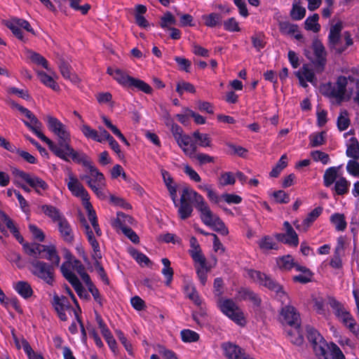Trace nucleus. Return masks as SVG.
<instances>
[{
  "mask_svg": "<svg viewBox=\"0 0 359 359\" xmlns=\"http://www.w3.org/2000/svg\"><path fill=\"white\" fill-rule=\"evenodd\" d=\"M191 203L200 212L201 219L204 224L222 236H226L229 233L224 223L211 211L204 198L189 187L183 188L180 197L178 215L182 219H186L191 215L193 212Z\"/></svg>",
  "mask_w": 359,
  "mask_h": 359,
  "instance_id": "1",
  "label": "nucleus"
},
{
  "mask_svg": "<svg viewBox=\"0 0 359 359\" xmlns=\"http://www.w3.org/2000/svg\"><path fill=\"white\" fill-rule=\"evenodd\" d=\"M47 122L48 128L57 137V142L55 143L50 140V143L48 141L46 142L50 150L57 157L65 161H69V158L72 160L82 152L74 150L70 146L71 137L66 126H65L57 118L47 116L45 118Z\"/></svg>",
  "mask_w": 359,
  "mask_h": 359,
  "instance_id": "2",
  "label": "nucleus"
},
{
  "mask_svg": "<svg viewBox=\"0 0 359 359\" xmlns=\"http://www.w3.org/2000/svg\"><path fill=\"white\" fill-rule=\"evenodd\" d=\"M73 161L88 168L90 174L81 175L80 179L86 181L88 187L99 198H104L106 197L104 194L106 181L104 175L93 165L88 156L83 152L74 158Z\"/></svg>",
  "mask_w": 359,
  "mask_h": 359,
  "instance_id": "3",
  "label": "nucleus"
},
{
  "mask_svg": "<svg viewBox=\"0 0 359 359\" xmlns=\"http://www.w3.org/2000/svg\"><path fill=\"white\" fill-rule=\"evenodd\" d=\"M353 80H350V82H348L346 77L341 76L334 83H327L321 85L320 90L323 95L334 99L338 104H340L341 102L349 99L350 96L347 93L346 87L353 84Z\"/></svg>",
  "mask_w": 359,
  "mask_h": 359,
  "instance_id": "4",
  "label": "nucleus"
},
{
  "mask_svg": "<svg viewBox=\"0 0 359 359\" xmlns=\"http://www.w3.org/2000/svg\"><path fill=\"white\" fill-rule=\"evenodd\" d=\"M342 23L339 22L331 26L328 36L329 48L336 53H341L353 43L349 32H344L341 34Z\"/></svg>",
  "mask_w": 359,
  "mask_h": 359,
  "instance_id": "5",
  "label": "nucleus"
},
{
  "mask_svg": "<svg viewBox=\"0 0 359 359\" xmlns=\"http://www.w3.org/2000/svg\"><path fill=\"white\" fill-rule=\"evenodd\" d=\"M280 320L283 324H286L292 328H294V332L297 337L292 339V343L297 346H301L304 342V337L301 332V320L299 313L292 306H285L282 308L280 311Z\"/></svg>",
  "mask_w": 359,
  "mask_h": 359,
  "instance_id": "6",
  "label": "nucleus"
},
{
  "mask_svg": "<svg viewBox=\"0 0 359 359\" xmlns=\"http://www.w3.org/2000/svg\"><path fill=\"white\" fill-rule=\"evenodd\" d=\"M30 271L32 275L43 280L49 285L55 283V267L48 263L39 259L29 261Z\"/></svg>",
  "mask_w": 359,
  "mask_h": 359,
  "instance_id": "7",
  "label": "nucleus"
},
{
  "mask_svg": "<svg viewBox=\"0 0 359 359\" xmlns=\"http://www.w3.org/2000/svg\"><path fill=\"white\" fill-rule=\"evenodd\" d=\"M218 305L222 313L235 323L239 325L244 323L243 313L233 300L229 299H220Z\"/></svg>",
  "mask_w": 359,
  "mask_h": 359,
  "instance_id": "8",
  "label": "nucleus"
},
{
  "mask_svg": "<svg viewBox=\"0 0 359 359\" xmlns=\"http://www.w3.org/2000/svg\"><path fill=\"white\" fill-rule=\"evenodd\" d=\"M328 303L334 309V314L342 320L352 332L356 334L355 320L344 306L334 298H329Z\"/></svg>",
  "mask_w": 359,
  "mask_h": 359,
  "instance_id": "9",
  "label": "nucleus"
},
{
  "mask_svg": "<svg viewBox=\"0 0 359 359\" xmlns=\"http://www.w3.org/2000/svg\"><path fill=\"white\" fill-rule=\"evenodd\" d=\"M307 338L311 343L316 355H324L327 344L320 334L313 327H306Z\"/></svg>",
  "mask_w": 359,
  "mask_h": 359,
  "instance_id": "10",
  "label": "nucleus"
},
{
  "mask_svg": "<svg viewBox=\"0 0 359 359\" xmlns=\"http://www.w3.org/2000/svg\"><path fill=\"white\" fill-rule=\"evenodd\" d=\"M248 275L255 282L267 287L270 290L278 292L280 290V285L265 273L259 271L250 270L248 271Z\"/></svg>",
  "mask_w": 359,
  "mask_h": 359,
  "instance_id": "11",
  "label": "nucleus"
},
{
  "mask_svg": "<svg viewBox=\"0 0 359 359\" xmlns=\"http://www.w3.org/2000/svg\"><path fill=\"white\" fill-rule=\"evenodd\" d=\"M63 276L69 281V283L74 288L75 291L81 298L88 299V294L82 286L77 276L71 271L66 268V263H63L60 267Z\"/></svg>",
  "mask_w": 359,
  "mask_h": 359,
  "instance_id": "12",
  "label": "nucleus"
},
{
  "mask_svg": "<svg viewBox=\"0 0 359 359\" xmlns=\"http://www.w3.org/2000/svg\"><path fill=\"white\" fill-rule=\"evenodd\" d=\"M67 175L68 182L67 184L72 194L76 197H80L84 202L89 201L88 193L79 180L70 170L68 171Z\"/></svg>",
  "mask_w": 359,
  "mask_h": 359,
  "instance_id": "13",
  "label": "nucleus"
},
{
  "mask_svg": "<svg viewBox=\"0 0 359 359\" xmlns=\"http://www.w3.org/2000/svg\"><path fill=\"white\" fill-rule=\"evenodd\" d=\"M312 48L315 54V67L317 72L320 73L324 70L326 63V52L323 43L318 39H315L312 43Z\"/></svg>",
  "mask_w": 359,
  "mask_h": 359,
  "instance_id": "14",
  "label": "nucleus"
},
{
  "mask_svg": "<svg viewBox=\"0 0 359 359\" xmlns=\"http://www.w3.org/2000/svg\"><path fill=\"white\" fill-rule=\"evenodd\" d=\"M52 304L56 311L60 319L62 321L67 320V316L65 311L70 308L68 299L65 296L59 297L57 294L53 296Z\"/></svg>",
  "mask_w": 359,
  "mask_h": 359,
  "instance_id": "15",
  "label": "nucleus"
},
{
  "mask_svg": "<svg viewBox=\"0 0 359 359\" xmlns=\"http://www.w3.org/2000/svg\"><path fill=\"white\" fill-rule=\"evenodd\" d=\"M323 208L317 207L309 212L301 224L298 221L294 222L295 228L299 231L306 232L313 222L321 215Z\"/></svg>",
  "mask_w": 359,
  "mask_h": 359,
  "instance_id": "16",
  "label": "nucleus"
},
{
  "mask_svg": "<svg viewBox=\"0 0 359 359\" xmlns=\"http://www.w3.org/2000/svg\"><path fill=\"white\" fill-rule=\"evenodd\" d=\"M176 141L187 156L189 158L194 157L197 151V146L190 136L184 134Z\"/></svg>",
  "mask_w": 359,
  "mask_h": 359,
  "instance_id": "17",
  "label": "nucleus"
},
{
  "mask_svg": "<svg viewBox=\"0 0 359 359\" xmlns=\"http://www.w3.org/2000/svg\"><path fill=\"white\" fill-rule=\"evenodd\" d=\"M107 73L123 86L130 87V83H132L133 77L128 76L121 69L108 67Z\"/></svg>",
  "mask_w": 359,
  "mask_h": 359,
  "instance_id": "18",
  "label": "nucleus"
},
{
  "mask_svg": "<svg viewBox=\"0 0 359 359\" xmlns=\"http://www.w3.org/2000/svg\"><path fill=\"white\" fill-rule=\"evenodd\" d=\"M23 249L26 254L32 256L34 259L41 258L42 254L44 251V245L39 243H25L22 244Z\"/></svg>",
  "mask_w": 359,
  "mask_h": 359,
  "instance_id": "19",
  "label": "nucleus"
},
{
  "mask_svg": "<svg viewBox=\"0 0 359 359\" xmlns=\"http://www.w3.org/2000/svg\"><path fill=\"white\" fill-rule=\"evenodd\" d=\"M163 182L169 191L170 196L175 203V206H177L176 202L177 198V186L175 184L172 177L170 176L168 172L165 170L161 171Z\"/></svg>",
  "mask_w": 359,
  "mask_h": 359,
  "instance_id": "20",
  "label": "nucleus"
},
{
  "mask_svg": "<svg viewBox=\"0 0 359 359\" xmlns=\"http://www.w3.org/2000/svg\"><path fill=\"white\" fill-rule=\"evenodd\" d=\"M25 125L28 127L40 140L42 141H48L51 144L50 140L45 136L41 131L42 123L39 119L34 116V118L30 121V122L24 121Z\"/></svg>",
  "mask_w": 359,
  "mask_h": 359,
  "instance_id": "21",
  "label": "nucleus"
},
{
  "mask_svg": "<svg viewBox=\"0 0 359 359\" xmlns=\"http://www.w3.org/2000/svg\"><path fill=\"white\" fill-rule=\"evenodd\" d=\"M57 225L60 235L63 240L67 243H72L74 240V236L70 224L67 220L64 218L63 219L60 220Z\"/></svg>",
  "mask_w": 359,
  "mask_h": 359,
  "instance_id": "22",
  "label": "nucleus"
},
{
  "mask_svg": "<svg viewBox=\"0 0 359 359\" xmlns=\"http://www.w3.org/2000/svg\"><path fill=\"white\" fill-rule=\"evenodd\" d=\"M44 251L43 253L45 255H42L41 258H45L51 262V265L54 266H58L60 258L57 252L55 247L53 245H44Z\"/></svg>",
  "mask_w": 359,
  "mask_h": 359,
  "instance_id": "23",
  "label": "nucleus"
},
{
  "mask_svg": "<svg viewBox=\"0 0 359 359\" xmlns=\"http://www.w3.org/2000/svg\"><path fill=\"white\" fill-rule=\"evenodd\" d=\"M350 185V182L344 177H339L335 182L332 190L334 192V195L344 196L348 193Z\"/></svg>",
  "mask_w": 359,
  "mask_h": 359,
  "instance_id": "24",
  "label": "nucleus"
},
{
  "mask_svg": "<svg viewBox=\"0 0 359 359\" xmlns=\"http://www.w3.org/2000/svg\"><path fill=\"white\" fill-rule=\"evenodd\" d=\"M339 168V166L330 167L325 170L323 175V184L326 187H330L338 180Z\"/></svg>",
  "mask_w": 359,
  "mask_h": 359,
  "instance_id": "25",
  "label": "nucleus"
},
{
  "mask_svg": "<svg viewBox=\"0 0 359 359\" xmlns=\"http://www.w3.org/2000/svg\"><path fill=\"white\" fill-rule=\"evenodd\" d=\"M84 206L88 212V217L89 221L90 222L95 233L97 236H100L102 235L101 229L97 223V216L95 210L93 208L91 203L89 201L84 202Z\"/></svg>",
  "mask_w": 359,
  "mask_h": 359,
  "instance_id": "26",
  "label": "nucleus"
},
{
  "mask_svg": "<svg viewBox=\"0 0 359 359\" xmlns=\"http://www.w3.org/2000/svg\"><path fill=\"white\" fill-rule=\"evenodd\" d=\"M59 69L61 74L65 79H68L73 83L79 82V79L78 76L72 72L70 65L63 59L60 60Z\"/></svg>",
  "mask_w": 359,
  "mask_h": 359,
  "instance_id": "27",
  "label": "nucleus"
},
{
  "mask_svg": "<svg viewBox=\"0 0 359 359\" xmlns=\"http://www.w3.org/2000/svg\"><path fill=\"white\" fill-rule=\"evenodd\" d=\"M26 182L39 194H41L40 189L42 190H46L48 187L47 183L44 180L34 175H30Z\"/></svg>",
  "mask_w": 359,
  "mask_h": 359,
  "instance_id": "28",
  "label": "nucleus"
},
{
  "mask_svg": "<svg viewBox=\"0 0 359 359\" xmlns=\"http://www.w3.org/2000/svg\"><path fill=\"white\" fill-rule=\"evenodd\" d=\"M14 287L16 292L25 299H27L33 294L32 288L27 281H18Z\"/></svg>",
  "mask_w": 359,
  "mask_h": 359,
  "instance_id": "29",
  "label": "nucleus"
},
{
  "mask_svg": "<svg viewBox=\"0 0 359 359\" xmlns=\"http://www.w3.org/2000/svg\"><path fill=\"white\" fill-rule=\"evenodd\" d=\"M41 209L47 216L50 217L54 222H57V224L65 218L59 210L52 205H43Z\"/></svg>",
  "mask_w": 359,
  "mask_h": 359,
  "instance_id": "30",
  "label": "nucleus"
},
{
  "mask_svg": "<svg viewBox=\"0 0 359 359\" xmlns=\"http://www.w3.org/2000/svg\"><path fill=\"white\" fill-rule=\"evenodd\" d=\"M134 219L132 217L123 212H118L117 217L114 222V226L123 231L124 227H128L127 224H133Z\"/></svg>",
  "mask_w": 359,
  "mask_h": 359,
  "instance_id": "31",
  "label": "nucleus"
},
{
  "mask_svg": "<svg viewBox=\"0 0 359 359\" xmlns=\"http://www.w3.org/2000/svg\"><path fill=\"white\" fill-rule=\"evenodd\" d=\"M192 135L196 140L195 143H197L198 146L202 147H210L212 146V139L208 134L195 131L193 133Z\"/></svg>",
  "mask_w": 359,
  "mask_h": 359,
  "instance_id": "32",
  "label": "nucleus"
},
{
  "mask_svg": "<svg viewBox=\"0 0 359 359\" xmlns=\"http://www.w3.org/2000/svg\"><path fill=\"white\" fill-rule=\"evenodd\" d=\"M346 153L348 157L354 160L359 158V143L355 137L350 139Z\"/></svg>",
  "mask_w": 359,
  "mask_h": 359,
  "instance_id": "33",
  "label": "nucleus"
},
{
  "mask_svg": "<svg viewBox=\"0 0 359 359\" xmlns=\"http://www.w3.org/2000/svg\"><path fill=\"white\" fill-rule=\"evenodd\" d=\"M38 76L40 81L46 86L50 88L55 91H58L60 90V86L58 84L54 81L53 77L48 75L44 72H38Z\"/></svg>",
  "mask_w": 359,
  "mask_h": 359,
  "instance_id": "34",
  "label": "nucleus"
},
{
  "mask_svg": "<svg viewBox=\"0 0 359 359\" xmlns=\"http://www.w3.org/2000/svg\"><path fill=\"white\" fill-rule=\"evenodd\" d=\"M330 221L337 231H344L346 228V222L343 214L334 213L331 215Z\"/></svg>",
  "mask_w": 359,
  "mask_h": 359,
  "instance_id": "35",
  "label": "nucleus"
},
{
  "mask_svg": "<svg viewBox=\"0 0 359 359\" xmlns=\"http://www.w3.org/2000/svg\"><path fill=\"white\" fill-rule=\"evenodd\" d=\"M0 221L4 222L13 236H18V229L14 222L3 211L0 210Z\"/></svg>",
  "mask_w": 359,
  "mask_h": 359,
  "instance_id": "36",
  "label": "nucleus"
},
{
  "mask_svg": "<svg viewBox=\"0 0 359 359\" xmlns=\"http://www.w3.org/2000/svg\"><path fill=\"white\" fill-rule=\"evenodd\" d=\"M71 264L72 265L73 269H74L80 275L84 283H86L90 280L89 275L86 272L85 266L79 260L74 259Z\"/></svg>",
  "mask_w": 359,
  "mask_h": 359,
  "instance_id": "37",
  "label": "nucleus"
},
{
  "mask_svg": "<svg viewBox=\"0 0 359 359\" xmlns=\"http://www.w3.org/2000/svg\"><path fill=\"white\" fill-rule=\"evenodd\" d=\"M277 264L280 269L287 271L293 268L295 263L290 255H286L278 259Z\"/></svg>",
  "mask_w": 359,
  "mask_h": 359,
  "instance_id": "38",
  "label": "nucleus"
},
{
  "mask_svg": "<svg viewBox=\"0 0 359 359\" xmlns=\"http://www.w3.org/2000/svg\"><path fill=\"white\" fill-rule=\"evenodd\" d=\"M161 262L164 266L162 269V273L167 279L166 285H169L172 280L173 270L170 267V262L168 259L163 258Z\"/></svg>",
  "mask_w": 359,
  "mask_h": 359,
  "instance_id": "39",
  "label": "nucleus"
},
{
  "mask_svg": "<svg viewBox=\"0 0 359 359\" xmlns=\"http://www.w3.org/2000/svg\"><path fill=\"white\" fill-rule=\"evenodd\" d=\"M319 16L318 14H313L309 17L305 21V28L308 30H312L318 32L320 30V25L318 23Z\"/></svg>",
  "mask_w": 359,
  "mask_h": 359,
  "instance_id": "40",
  "label": "nucleus"
},
{
  "mask_svg": "<svg viewBox=\"0 0 359 359\" xmlns=\"http://www.w3.org/2000/svg\"><path fill=\"white\" fill-rule=\"evenodd\" d=\"M80 129L86 137L92 139L97 142L101 141V140H100L98 137V132L96 130L90 128L88 125L83 123L81 126Z\"/></svg>",
  "mask_w": 359,
  "mask_h": 359,
  "instance_id": "41",
  "label": "nucleus"
},
{
  "mask_svg": "<svg viewBox=\"0 0 359 359\" xmlns=\"http://www.w3.org/2000/svg\"><path fill=\"white\" fill-rule=\"evenodd\" d=\"M297 72H301V74L304 76V79L306 80V81L310 82L314 86L317 84V79L315 76L313 70L309 69V67L306 65H304Z\"/></svg>",
  "mask_w": 359,
  "mask_h": 359,
  "instance_id": "42",
  "label": "nucleus"
},
{
  "mask_svg": "<svg viewBox=\"0 0 359 359\" xmlns=\"http://www.w3.org/2000/svg\"><path fill=\"white\" fill-rule=\"evenodd\" d=\"M350 124V120L348 117V112L346 110L341 111L337 118V127L340 131L345 130Z\"/></svg>",
  "mask_w": 359,
  "mask_h": 359,
  "instance_id": "43",
  "label": "nucleus"
},
{
  "mask_svg": "<svg viewBox=\"0 0 359 359\" xmlns=\"http://www.w3.org/2000/svg\"><path fill=\"white\" fill-rule=\"evenodd\" d=\"M325 132L313 133L309 136L310 146L316 147L323 145L325 143Z\"/></svg>",
  "mask_w": 359,
  "mask_h": 359,
  "instance_id": "44",
  "label": "nucleus"
},
{
  "mask_svg": "<svg viewBox=\"0 0 359 359\" xmlns=\"http://www.w3.org/2000/svg\"><path fill=\"white\" fill-rule=\"evenodd\" d=\"M259 245L262 250H277L278 244L270 236L264 237L259 242Z\"/></svg>",
  "mask_w": 359,
  "mask_h": 359,
  "instance_id": "45",
  "label": "nucleus"
},
{
  "mask_svg": "<svg viewBox=\"0 0 359 359\" xmlns=\"http://www.w3.org/2000/svg\"><path fill=\"white\" fill-rule=\"evenodd\" d=\"M130 87L137 88L147 94H150L152 92V88L149 84L142 80L135 78H133L132 83H130Z\"/></svg>",
  "mask_w": 359,
  "mask_h": 359,
  "instance_id": "46",
  "label": "nucleus"
},
{
  "mask_svg": "<svg viewBox=\"0 0 359 359\" xmlns=\"http://www.w3.org/2000/svg\"><path fill=\"white\" fill-rule=\"evenodd\" d=\"M185 290L188 297L194 302V303L200 306L201 304V300L194 286L188 285L185 287Z\"/></svg>",
  "mask_w": 359,
  "mask_h": 359,
  "instance_id": "47",
  "label": "nucleus"
},
{
  "mask_svg": "<svg viewBox=\"0 0 359 359\" xmlns=\"http://www.w3.org/2000/svg\"><path fill=\"white\" fill-rule=\"evenodd\" d=\"M181 337L184 342H194L199 339L198 334L190 330H183L181 331Z\"/></svg>",
  "mask_w": 359,
  "mask_h": 359,
  "instance_id": "48",
  "label": "nucleus"
},
{
  "mask_svg": "<svg viewBox=\"0 0 359 359\" xmlns=\"http://www.w3.org/2000/svg\"><path fill=\"white\" fill-rule=\"evenodd\" d=\"M222 21V16L219 13H212L205 17V24L208 27H215Z\"/></svg>",
  "mask_w": 359,
  "mask_h": 359,
  "instance_id": "49",
  "label": "nucleus"
},
{
  "mask_svg": "<svg viewBox=\"0 0 359 359\" xmlns=\"http://www.w3.org/2000/svg\"><path fill=\"white\" fill-rule=\"evenodd\" d=\"M30 60L34 63L41 65L43 67L48 70V64L46 59L39 53L35 52H29V55Z\"/></svg>",
  "mask_w": 359,
  "mask_h": 359,
  "instance_id": "50",
  "label": "nucleus"
},
{
  "mask_svg": "<svg viewBox=\"0 0 359 359\" xmlns=\"http://www.w3.org/2000/svg\"><path fill=\"white\" fill-rule=\"evenodd\" d=\"M306 14L305 8L294 4L290 12V15L295 20H302Z\"/></svg>",
  "mask_w": 359,
  "mask_h": 359,
  "instance_id": "51",
  "label": "nucleus"
},
{
  "mask_svg": "<svg viewBox=\"0 0 359 359\" xmlns=\"http://www.w3.org/2000/svg\"><path fill=\"white\" fill-rule=\"evenodd\" d=\"M85 284L86 285V286L88 287V289L89 290V292L92 294V295L93 296V298L100 305L102 306V297L99 292V290H97V288L95 287V285L93 283V282L91 281V280H89V281H87L86 283H85Z\"/></svg>",
  "mask_w": 359,
  "mask_h": 359,
  "instance_id": "52",
  "label": "nucleus"
},
{
  "mask_svg": "<svg viewBox=\"0 0 359 359\" xmlns=\"http://www.w3.org/2000/svg\"><path fill=\"white\" fill-rule=\"evenodd\" d=\"M176 91L180 95H182L184 91L194 93H195L196 90L194 86L191 83L185 81H181L177 83Z\"/></svg>",
  "mask_w": 359,
  "mask_h": 359,
  "instance_id": "53",
  "label": "nucleus"
},
{
  "mask_svg": "<svg viewBox=\"0 0 359 359\" xmlns=\"http://www.w3.org/2000/svg\"><path fill=\"white\" fill-rule=\"evenodd\" d=\"M12 23H13L15 26H17L18 28H23L25 30H27L29 32H31L32 34H34V31L30 26L28 21L20 19V18H13L10 20Z\"/></svg>",
  "mask_w": 359,
  "mask_h": 359,
  "instance_id": "54",
  "label": "nucleus"
},
{
  "mask_svg": "<svg viewBox=\"0 0 359 359\" xmlns=\"http://www.w3.org/2000/svg\"><path fill=\"white\" fill-rule=\"evenodd\" d=\"M176 20L170 12H166L161 18L160 25L162 28H169V25H175Z\"/></svg>",
  "mask_w": 359,
  "mask_h": 359,
  "instance_id": "55",
  "label": "nucleus"
},
{
  "mask_svg": "<svg viewBox=\"0 0 359 359\" xmlns=\"http://www.w3.org/2000/svg\"><path fill=\"white\" fill-rule=\"evenodd\" d=\"M311 156L315 161H320L323 164H327L330 161L329 155L321 151H313L311 153Z\"/></svg>",
  "mask_w": 359,
  "mask_h": 359,
  "instance_id": "56",
  "label": "nucleus"
},
{
  "mask_svg": "<svg viewBox=\"0 0 359 359\" xmlns=\"http://www.w3.org/2000/svg\"><path fill=\"white\" fill-rule=\"evenodd\" d=\"M235 177L231 172H224L219 177V184L222 186L232 185L235 183Z\"/></svg>",
  "mask_w": 359,
  "mask_h": 359,
  "instance_id": "57",
  "label": "nucleus"
},
{
  "mask_svg": "<svg viewBox=\"0 0 359 359\" xmlns=\"http://www.w3.org/2000/svg\"><path fill=\"white\" fill-rule=\"evenodd\" d=\"M253 46L259 51L264 48L266 42L264 41V36L261 34H255L251 37Z\"/></svg>",
  "mask_w": 359,
  "mask_h": 359,
  "instance_id": "58",
  "label": "nucleus"
},
{
  "mask_svg": "<svg viewBox=\"0 0 359 359\" xmlns=\"http://www.w3.org/2000/svg\"><path fill=\"white\" fill-rule=\"evenodd\" d=\"M280 29L284 34H291L298 32V26L287 22H283L280 23Z\"/></svg>",
  "mask_w": 359,
  "mask_h": 359,
  "instance_id": "59",
  "label": "nucleus"
},
{
  "mask_svg": "<svg viewBox=\"0 0 359 359\" xmlns=\"http://www.w3.org/2000/svg\"><path fill=\"white\" fill-rule=\"evenodd\" d=\"M196 273L201 283L204 285L207 281V274L210 271V268L207 266H196Z\"/></svg>",
  "mask_w": 359,
  "mask_h": 359,
  "instance_id": "60",
  "label": "nucleus"
},
{
  "mask_svg": "<svg viewBox=\"0 0 359 359\" xmlns=\"http://www.w3.org/2000/svg\"><path fill=\"white\" fill-rule=\"evenodd\" d=\"M130 255L139 264L144 263L147 265L150 262L149 259L145 255L135 249L130 250Z\"/></svg>",
  "mask_w": 359,
  "mask_h": 359,
  "instance_id": "61",
  "label": "nucleus"
},
{
  "mask_svg": "<svg viewBox=\"0 0 359 359\" xmlns=\"http://www.w3.org/2000/svg\"><path fill=\"white\" fill-rule=\"evenodd\" d=\"M193 158H196L200 165H204L214 162V158L212 156L203 153L196 154V152Z\"/></svg>",
  "mask_w": 359,
  "mask_h": 359,
  "instance_id": "62",
  "label": "nucleus"
},
{
  "mask_svg": "<svg viewBox=\"0 0 359 359\" xmlns=\"http://www.w3.org/2000/svg\"><path fill=\"white\" fill-rule=\"evenodd\" d=\"M273 196L279 203H288L290 202L289 195L284 191L279 190L274 191Z\"/></svg>",
  "mask_w": 359,
  "mask_h": 359,
  "instance_id": "63",
  "label": "nucleus"
},
{
  "mask_svg": "<svg viewBox=\"0 0 359 359\" xmlns=\"http://www.w3.org/2000/svg\"><path fill=\"white\" fill-rule=\"evenodd\" d=\"M346 170L351 175L353 176H358L359 163L355 160H350L347 163Z\"/></svg>",
  "mask_w": 359,
  "mask_h": 359,
  "instance_id": "64",
  "label": "nucleus"
}]
</instances>
